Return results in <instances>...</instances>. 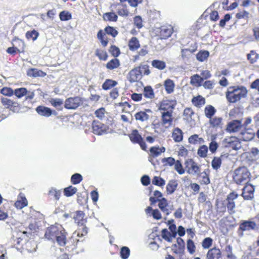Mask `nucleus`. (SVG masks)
Here are the masks:
<instances>
[{"mask_svg": "<svg viewBox=\"0 0 259 259\" xmlns=\"http://www.w3.org/2000/svg\"><path fill=\"white\" fill-rule=\"evenodd\" d=\"M248 91L242 85L229 87L225 92L226 98L230 104L239 102L241 99L247 97Z\"/></svg>", "mask_w": 259, "mask_h": 259, "instance_id": "nucleus-1", "label": "nucleus"}, {"mask_svg": "<svg viewBox=\"0 0 259 259\" xmlns=\"http://www.w3.org/2000/svg\"><path fill=\"white\" fill-rule=\"evenodd\" d=\"M67 232L61 226L52 225L48 228L45 236L49 240L56 239L60 246H65L66 243Z\"/></svg>", "mask_w": 259, "mask_h": 259, "instance_id": "nucleus-2", "label": "nucleus"}, {"mask_svg": "<svg viewBox=\"0 0 259 259\" xmlns=\"http://www.w3.org/2000/svg\"><path fill=\"white\" fill-rule=\"evenodd\" d=\"M251 175L248 168L244 166H239L236 168L233 173V181L237 185H241L248 182Z\"/></svg>", "mask_w": 259, "mask_h": 259, "instance_id": "nucleus-3", "label": "nucleus"}, {"mask_svg": "<svg viewBox=\"0 0 259 259\" xmlns=\"http://www.w3.org/2000/svg\"><path fill=\"white\" fill-rule=\"evenodd\" d=\"M238 194L235 192H230L227 196L226 199L221 204L222 206H218V208L222 212H225L226 208L230 214H233L235 212V200L238 197Z\"/></svg>", "mask_w": 259, "mask_h": 259, "instance_id": "nucleus-4", "label": "nucleus"}, {"mask_svg": "<svg viewBox=\"0 0 259 259\" xmlns=\"http://www.w3.org/2000/svg\"><path fill=\"white\" fill-rule=\"evenodd\" d=\"M92 130L93 134L101 136L109 133L110 128L101 121L94 119L92 123Z\"/></svg>", "mask_w": 259, "mask_h": 259, "instance_id": "nucleus-5", "label": "nucleus"}, {"mask_svg": "<svg viewBox=\"0 0 259 259\" xmlns=\"http://www.w3.org/2000/svg\"><path fill=\"white\" fill-rule=\"evenodd\" d=\"M83 103V99L79 97H69L65 100L64 107L67 109H76Z\"/></svg>", "mask_w": 259, "mask_h": 259, "instance_id": "nucleus-6", "label": "nucleus"}, {"mask_svg": "<svg viewBox=\"0 0 259 259\" xmlns=\"http://www.w3.org/2000/svg\"><path fill=\"white\" fill-rule=\"evenodd\" d=\"M128 137L133 143L138 144L142 150H146L147 145L146 143L137 130H133Z\"/></svg>", "mask_w": 259, "mask_h": 259, "instance_id": "nucleus-7", "label": "nucleus"}, {"mask_svg": "<svg viewBox=\"0 0 259 259\" xmlns=\"http://www.w3.org/2000/svg\"><path fill=\"white\" fill-rule=\"evenodd\" d=\"M185 169L189 174L199 175L200 172V166L192 158L187 159L185 163Z\"/></svg>", "mask_w": 259, "mask_h": 259, "instance_id": "nucleus-8", "label": "nucleus"}, {"mask_svg": "<svg viewBox=\"0 0 259 259\" xmlns=\"http://www.w3.org/2000/svg\"><path fill=\"white\" fill-rule=\"evenodd\" d=\"M175 101L170 100H163L159 102L158 110L160 113L164 112H174L176 106Z\"/></svg>", "mask_w": 259, "mask_h": 259, "instance_id": "nucleus-9", "label": "nucleus"}, {"mask_svg": "<svg viewBox=\"0 0 259 259\" xmlns=\"http://www.w3.org/2000/svg\"><path fill=\"white\" fill-rule=\"evenodd\" d=\"M245 186L242 189L241 196L244 200H251L253 198L254 187L251 184L247 182L245 183Z\"/></svg>", "mask_w": 259, "mask_h": 259, "instance_id": "nucleus-10", "label": "nucleus"}, {"mask_svg": "<svg viewBox=\"0 0 259 259\" xmlns=\"http://www.w3.org/2000/svg\"><path fill=\"white\" fill-rule=\"evenodd\" d=\"M224 146L234 150L238 149L241 147V143L238 139L235 137H231L225 139L223 141Z\"/></svg>", "mask_w": 259, "mask_h": 259, "instance_id": "nucleus-11", "label": "nucleus"}, {"mask_svg": "<svg viewBox=\"0 0 259 259\" xmlns=\"http://www.w3.org/2000/svg\"><path fill=\"white\" fill-rule=\"evenodd\" d=\"M1 102L3 106L13 112H18L20 108L19 103L10 99L2 98Z\"/></svg>", "mask_w": 259, "mask_h": 259, "instance_id": "nucleus-12", "label": "nucleus"}, {"mask_svg": "<svg viewBox=\"0 0 259 259\" xmlns=\"http://www.w3.org/2000/svg\"><path fill=\"white\" fill-rule=\"evenodd\" d=\"M185 249V243L184 240L178 237L177 239V244H174L171 246V250L176 254H183Z\"/></svg>", "mask_w": 259, "mask_h": 259, "instance_id": "nucleus-13", "label": "nucleus"}, {"mask_svg": "<svg viewBox=\"0 0 259 259\" xmlns=\"http://www.w3.org/2000/svg\"><path fill=\"white\" fill-rule=\"evenodd\" d=\"M35 110L38 114L46 117H50L52 114L56 115L57 114L55 110H53L50 108L42 105L37 106Z\"/></svg>", "mask_w": 259, "mask_h": 259, "instance_id": "nucleus-14", "label": "nucleus"}, {"mask_svg": "<svg viewBox=\"0 0 259 259\" xmlns=\"http://www.w3.org/2000/svg\"><path fill=\"white\" fill-rule=\"evenodd\" d=\"M61 196V191L55 188H51L47 194V200L49 201L57 202Z\"/></svg>", "mask_w": 259, "mask_h": 259, "instance_id": "nucleus-15", "label": "nucleus"}, {"mask_svg": "<svg viewBox=\"0 0 259 259\" xmlns=\"http://www.w3.org/2000/svg\"><path fill=\"white\" fill-rule=\"evenodd\" d=\"M173 112H164L161 113V121L163 125L170 126L174 121Z\"/></svg>", "mask_w": 259, "mask_h": 259, "instance_id": "nucleus-16", "label": "nucleus"}, {"mask_svg": "<svg viewBox=\"0 0 259 259\" xmlns=\"http://www.w3.org/2000/svg\"><path fill=\"white\" fill-rule=\"evenodd\" d=\"M242 127L241 121L240 120H233L229 122L226 126L227 132L232 133L239 131Z\"/></svg>", "mask_w": 259, "mask_h": 259, "instance_id": "nucleus-17", "label": "nucleus"}, {"mask_svg": "<svg viewBox=\"0 0 259 259\" xmlns=\"http://www.w3.org/2000/svg\"><path fill=\"white\" fill-rule=\"evenodd\" d=\"M73 219L77 226L85 225L87 222V219L85 218V213L81 210L76 211L74 212Z\"/></svg>", "mask_w": 259, "mask_h": 259, "instance_id": "nucleus-18", "label": "nucleus"}, {"mask_svg": "<svg viewBox=\"0 0 259 259\" xmlns=\"http://www.w3.org/2000/svg\"><path fill=\"white\" fill-rule=\"evenodd\" d=\"M221 257V249L215 246L209 249L206 255V259H220Z\"/></svg>", "mask_w": 259, "mask_h": 259, "instance_id": "nucleus-19", "label": "nucleus"}, {"mask_svg": "<svg viewBox=\"0 0 259 259\" xmlns=\"http://www.w3.org/2000/svg\"><path fill=\"white\" fill-rule=\"evenodd\" d=\"M173 33V28L170 26H162L160 28L159 36L160 39H165L169 37Z\"/></svg>", "mask_w": 259, "mask_h": 259, "instance_id": "nucleus-20", "label": "nucleus"}, {"mask_svg": "<svg viewBox=\"0 0 259 259\" xmlns=\"http://www.w3.org/2000/svg\"><path fill=\"white\" fill-rule=\"evenodd\" d=\"M210 127L215 128H222L223 126V118L219 116H213L209 119Z\"/></svg>", "mask_w": 259, "mask_h": 259, "instance_id": "nucleus-21", "label": "nucleus"}, {"mask_svg": "<svg viewBox=\"0 0 259 259\" xmlns=\"http://www.w3.org/2000/svg\"><path fill=\"white\" fill-rule=\"evenodd\" d=\"M256 226V223L253 221H244L240 223L239 230L241 231H249L254 230Z\"/></svg>", "mask_w": 259, "mask_h": 259, "instance_id": "nucleus-22", "label": "nucleus"}, {"mask_svg": "<svg viewBox=\"0 0 259 259\" xmlns=\"http://www.w3.org/2000/svg\"><path fill=\"white\" fill-rule=\"evenodd\" d=\"M27 75L31 77H45L47 73L37 68H31L27 70Z\"/></svg>", "mask_w": 259, "mask_h": 259, "instance_id": "nucleus-23", "label": "nucleus"}, {"mask_svg": "<svg viewBox=\"0 0 259 259\" xmlns=\"http://www.w3.org/2000/svg\"><path fill=\"white\" fill-rule=\"evenodd\" d=\"M149 151V158H155L164 153L165 151V148L164 147L153 146L150 148Z\"/></svg>", "mask_w": 259, "mask_h": 259, "instance_id": "nucleus-24", "label": "nucleus"}, {"mask_svg": "<svg viewBox=\"0 0 259 259\" xmlns=\"http://www.w3.org/2000/svg\"><path fill=\"white\" fill-rule=\"evenodd\" d=\"M228 156V154H221L219 157H214L211 161L212 168L216 170L219 169L221 166L223 159Z\"/></svg>", "mask_w": 259, "mask_h": 259, "instance_id": "nucleus-25", "label": "nucleus"}, {"mask_svg": "<svg viewBox=\"0 0 259 259\" xmlns=\"http://www.w3.org/2000/svg\"><path fill=\"white\" fill-rule=\"evenodd\" d=\"M194 115L195 112L191 107H186L183 111V119L189 123L192 122L193 120L192 117L194 116Z\"/></svg>", "mask_w": 259, "mask_h": 259, "instance_id": "nucleus-26", "label": "nucleus"}, {"mask_svg": "<svg viewBox=\"0 0 259 259\" xmlns=\"http://www.w3.org/2000/svg\"><path fill=\"white\" fill-rule=\"evenodd\" d=\"M147 112H151L150 109H145V111H140L135 114V117L136 120H139L143 122L147 120L149 118V115Z\"/></svg>", "mask_w": 259, "mask_h": 259, "instance_id": "nucleus-27", "label": "nucleus"}, {"mask_svg": "<svg viewBox=\"0 0 259 259\" xmlns=\"http://www.w3.org/2000/svg\"><path fill=\"white\" fill-rule=\"evenodd\" d=\"M106 34V32L102 29L99 30L97 33V38L103 47H107L109 42V38L107 37Z\"/></svg>", "mask_w": 259, "mask_h": 259, "instance_id": "nucleus-28", "label": "nucleus"}, {"mask_svg": "<svg viewBox=\"0 0 259 259\" xmlns=\"http://www.w3.org/2000/svg\"><path fill=\"white\" fill-rule=\"evenodd\" d=\"M191 102L192 104L197 108H201L206 103L205 99L201 95L194 97L192 99Z\"/></svg>", "mask_w": 259, "mask_h": 259, "instance_id": "nucleus-29", "label": "nucleus"}, {"mask_svg": "<svg viewBox=\"0 0 259 259\" xmlns=\"http://www.w3.org/2000/svg\"><path fill=\"white\" fill-rule=\"evenodd\" d=\"M130 80L131 82L137 81L140 79L141 76V72L140 71L139 68L138 67L132 69L129 73Z\"/></svg>", "mask_w": 259, "mask_h": 259, "instance_id": "nucleus-30", "label": "nucleus"}, {"mask_svg": "<svg viewBox=\"0 0 259 259\" xmlns=\"http://www.w3.org/2000/svg\"><path fill=\"white\" fill-rule=\"evenodd\" d=\"M172 138L175 142H180L183 139V133L179 127L174 129L172 133Z\"/></svg>", "mask_w": 259, "mask_h": 259, "instance_id": "nucleus-31", "label": "nucleus"}, {"mask_svg": "<svg viewBox=\"0 0 259 259\" xmlns=\"http://www.w3.org/2000/svg\"><path fill=\"white\" fill-rule=\"evenodd\" d=\"M114 6H115L116 7H118L117 13L119 16L126 17L128 15L129 12L125 5L121 3H117L114 5Z\"/></svg>", "mask_w": 259, "mask_h": 259, "instance_id": "nucleus-32", "label": "nucleus"}, {"mask_svg": "<svg viewBox=\"0 0 259 259\" xmlns=\"http://www.w3.org/2000/svg\"><path fill=\"white\" fill-rule=\"evenodd\" d=\"M128 46L131 51H135L140 47V44L137 37H132L128 41Z\"/></svg>", "mask_w": 259, "mask_h": 259, "instance_id": "nucleus-33", "label": "nucleus"}, {"mask_svg": "<svg viewBox=\"0 0 259 259\" xmlns=\"http://www.w3.org/2000/svg\"><path fill=\"white\" fill-rule=\"evenodd\" d=\"M178 184L177 181L176 180H171L169 181L166 185V192L168 194H172L176 190Z\"/></svg>", "mask_w": 259, "mask_h": 259, "instance_id": "nucleus-34", "label": "nucleus"}, {"mask_svg": "<svg viewBox=\"0 0 259 259\" xmlns=\"http://www.w3.org/2000/svg\"><path fill=\"white\" fill-rule=\"evenodd\" d=\"M50 103L52 106L56 108L58 110L63 109V101L60 98H52L50 100Z\"/></svg>", "mask_w": 259, "mask_h": 259, "instance_id": "nucleus-35", "label": "nucleus"}, {"mask_svg": "<svg viewBox=\"0 0 259 259\" xmlns=\"http://www.w3.org/2000/svg\"><path fill=\"white\" fill-rule=\"evenodd\" d=\"M164 86L166 92L167 94H171L174 91L175 84L172 80L167 79L164 81Z\"/></svg>", "mask_w": 259, "mask_h": 259, "instance_id": "nucleus-36", "label": "nucleus"}, {"mask_svg": "<svg viewBox=\"0 0 259 259\" xmlns=\"http://www.w3.org/2000/svg\"><path fill=\"white\" fill-rule=\"evenodd\" d=\"M217 110L215 108L211 105H208L206 106L204 108L205 115L208 119H210L214 116V115L215 114Z\"/></svg>", "mask_w": 259, "mask_h": 259, "instance_id": "nucleus-37", "label": "nucleus"}, {"mask_svg": "<svg viewBox=\"0 0 259 259\" xmlns=\"http://www.w3.org/2000/svg\"><path fill=\"white\" fill-rule=\"evenodd\" d=\"M28 205V201L25 196H20L15 203V206L17 209H22Z\"/></svg>", "mask_w": 259, "mask_h": 259, "instance_id": "nucleus-38", "label": "nucleus"}, {"mask_svg": "<svg viewBox=\"0 0 259 259\" xmlns=\"http://www.w3.org/2000/svg\"><path fill=\"white\" fill-rule=\"evenodd\" d=\"M159 202L158 206L161 210L165 213L166 215H168L169 213L168 209L167 208L168 206V202L167 200L165 198H162L161 199L158 200Z\"/></svg>", "mask_w": 259, "mask_h": 259, "instance_id": "nucleus-39", "label": "nucleus"}, {"mask_svg": "<svg viewBox=\"0 0 259 259\" xmlns=\"http://www.w3.org/2000/svg\"><path fill=\"white\" fill-rule=\"evenodd\" d=\"M209 56V52L206 50H201L196 54L197 60L199 62L206 61Z\"/></svg>", "mask_w": 259, "mask_h": 259, "instance_id": "nucleus-40", "label": "nucleus"}, {"mask_svg": "<svg viewBox=\"0 0 259 259\" xmlns=\"http://www.w3.org/2000/svg\"><path fill=\"white\" fill-rule=\"evenodd\" d=\"M190 83L196 87H200L203 81V78H202L198 74H194L191 77Z\"/></svg>", "mask_w": 259, "mask_h": 259, "instance_id": "nucleus-41", "label": "nucleus"}, {"mask_svg": "<svg viewBox=\"0 0 259 259\" xmlns=\"http://www.w3.org/2000/svg\"><path fill=\"white\" fill-rule=\"evenodd\" d=\"M197 45L196 43H195L194 46H193V48L192 49H182L181 50V57L183 59H186L188 58V52H190L193 54L197 50Z\"/></svg>", "mask_w": 259, "mask_h": 259, "instance_id": "nucleus-42", "label": "nucleus"}, {"mask_svg": "<svg viewBox=\"0 0 259 259\" xmlns=\"http://www.w3.org/2000/svg\"><path fill=\"white\" fill-rule=\"evenodd\" d=\"M103 18L106 21L116 22L118 19V16L114 12H107L103 14Z\"/></svg>", "mask_w": 259, "mask_h": 259, "instance_id": "nucleus-43", "label": "nucleus"}, {"mask_svg": "<svg viewBox=\"0 0 259 259\" xmlns=\"http://www.w3.org/2000/svg\"><path fill=\"white\" fill-rule=\"evenodd\" d=\"M120 65L119 60L117 58H114L106 64V67L108 69L113 70L118 68Z\"/></svg>", "mask_w": 259, "mask_h": 259, "instance_id": "nucleus-44", "label": "nucleus"}, {"mask_svg": "<svg viewBox=\"0 0 259 259\" xmlns=\"http://www.w3.org/2000/svg\"><path fill=\"white\" fill-rule=\"evenodd\" d=\"M151 65L153 67L158 70H162L166 68V63L164 61L160 60H153L151 62Z\"/></svg>", "mask_w": 259, "mask_h": 259, "instance_id": "nucleus-45", "label": "nucleus"}, {"mask_svg": "<svg viewBox=\"0 0 259 259\" xmlns=\"http://www.w3.org/2000/svg\"><path fill=\"white\" fill-rule=\"evenodd\" d=\"M259 58V55L254 50H251L247 55V59L250 64H254L256 62Z\"/></svg>", "mask_w": 259, "mask_h": 259, "instance_id": "nucleus-46", "label": "nucleus"}, {"mask_svg": "<svg viewBox=\"0 0 259 259\" xmlns=\"http://www.w3.org/2000/svg\"><path fill=\"white\" fill-rule=\"evenodd\" d=\"M117 84V81L112 79H107L103 83L102 87L104 90H108L116 85Z\"/></svg>", "mask_w": 259, "mask_h": 259, "instance_id": "nucleus-47", "label": "nucleus"}, {"mask_svg": "<svg viewBox=\"0 0 259 259\" xmlns=\"http://www.w3.org/2000/svg\"><path fill=\"white\" fill-rule=\"evenodd\" d=\"M95 55L98 57L100 60L102 61H106L108 57L106 51L101 49H97L96 50Z\"/></svg>", "mask_w": 259, "mask_h": 259, "instance_id": "nucleus-48", "label": "nucleus"}, {"mask_svg": "<svg viewBox=\"0 0 259 259\" xmlns=\"http://www.w3.org/2000/svg\"><path fill=\"white\" fill-rule=\"evenodd\" d=\"M189 143L193 144H201L204 142V140L202 138H199V136L197 134H194L191 136L188 139Z\"/></svg>", "mask_w": 259, "mask_h": 259, "instance_id": "nucleus-49", "label": "nucleus"}, {"mask_svg": "<svg viewBox=\"0 0 259 259\" xmlns=\"http://www.w3.org/2000/svg\"><path fill=\"white\" fill-rule=\"evenodd\" d=\"M143 95L146 98L152 99L154 98V93L151 86H147L144 88Z\"/></svg>", "mask_w": 259, "mask_h": 259, "instance_id": "nucleus-50", "label": "nucleus"}, {"mask_svg": "<svg viewBox=\"0 0 259 259\" xmlns=\"http://www.w3.org/2000/svg\"><path fill=\"white\" fill-rule=\"evenodd\" d=\"M78 229L75 232V233L77 234V236L82 237L87 235L88 233V228L85 225L78 226Z\"/></svg>", "mask_w": 259, "mask_h": 259, "instance_id": "nucleus-51", "label": "nucleus"}, {"mask_svg": "<svg viewBox=\"0 0 259 259\" xmlns=\"http://www.w3.org/2000/svg\"><path fill=\"white\" fill-rule=\"evenodd\" d=\"M77 190L76 188L70 186L64 189V194L66 197H70L75 194Z\"/></svg>", "mask_w": 259, "mask_h": 259, "instance_id": "nucleus-52", "label": "nucleus"}, {"mask_svg": "<svg viewBox=\"0 0 259 259\" xmlns=\"http://www.w3.org/2000/svg\"><path fill=\"white\" fill-rule=\"evenodd\" d=\"M27 90L25 88L16 89L14 91V94L18 98H21L27 94Z\"/></svg>", "mask_w": 259, "mask_h": 259, "instance_id": "nucleus-53", "label": "nucleus"}, {"mask_svg": "<svg viewBox=\"0 0 259 259\" xmlns=\"http://www.w3.org/2000/svg\"><path fill=\"white\" fill-rule=\"evenodd\" d=\"M104 31L107 34L110 35L113 37H115L118 33V31L114 27L110 26H106Z\"/></svg>", "mask_w": 259, "mask_h": 259, "instance_id": "nucleus-54", "label": "nucleus"}, {"mask_svg": "<svg viewBox=\"0 0 259 259\" xmlns=\"http://www.w3.org/2000/svg\"><path fill=\"white\" fill-rule=\"evenodd\" d=\"M12 42L16 43L15 45H16L15 47H18V48H19V49L21 50V53L24 51V48L25 45L24 42L22 40L19 39L17 37H15L12 39Z\"/></svg>", "mask_w": 259, "mask_h": 259, "instance_id": "nucleus-55", "label": "nucleus"}, {"mask_svg": "<svg viewBox=\"0 0 259 259\" xmlns=\"http://www.w3.org/2000/svg\"><path fill=\"white\" fill-rule=\"evenodd\" d=\"M176 160L172 157H165L162 159L161 162L165 166H172L175 164Z\"/></svg>", "mask_w": 259, "mask_h": 259, "instance_id": "nucleus-56", "label": "nucleus"}, {"mask_svg": "<svg viewBox=\"0 0 259 259\" xmlns=\"http://www.w3.org/2000/svg\"><path fill=\"white\" fill-rule=\"evenodd\" d=\"M175 169L180 175H183L185 173V169L183 168L181 161L179 160H176L174 165Z\"/></svg>", "mask_w": 259, "mask_h": 259, "instance_id": "nucleus-57", "label": "nucleus"}, {"mask_svg": "<svg viewBox=\"0 0 259 259\" xmlns=\"http://www.w3.org/2000/svg\"><path fill=\"white\" fill-rule=\"evenodd\" d=\"M153 195L154 197H150L149 198L151 205L155 204L157 201H158V200H159V198H161L162 195V193L158 190L155 191Z\"/></svg>", "mask_w": 259, "mask_h": 259, "instance_id": "nucleus-58", "label": "nucleus"}, {"mask_svg": "<svg viewBox=\"0 0 259 259\" xmlns=\"http://www.w3.org/2000/svg\"><path fill=\"white\" fill-rule=\"evenodd\" d=\"M59 18L61 21H68L72 18V15L69 12L63 11L60 13Z\"/></svg>", "mask_w": 259, "mask_h": 259, "instance_id": "nucleus-59", "label": "nucleus"}, {"mask_svg": "<svg viewBox=\"0 0 259 259\" xmlns=\"http://www.w3.org/2000/svg\"><path fill=\"white\" fill-rule=\"evenodd\" d=\"M152 184L154 185L162 187L165 185V181L160 177L155 176L152 179Z\"/></svg>", "mask_w": 259, "mask_h": 259, "instance_id": "nucleus-60", "label": "nucleus"}, {"mask_svg": "<svg viewBox=\"0 0 259 259\" xmlns=\"http://www.w3.org/2000/svg\"><path fill=\"white\" fill-rule=\"evenodd\" d=\"M187 248L188 252L191 254H193L195 252L196 246L192 239H188L187 240Z\"/></svg>", "mask_w": 259, "mask_h": 259, "instance_id": "nucleus-61", "label": "nucleus"}, {"mask_svg": "<svg viewBox=\"0 0 259 259\" xmlns=\"http://www.w3.org/2000/svg\"><path fill=\"white\" fill-rule=\"evenodd\" d=\"M208 148L206 145L201 146L197 151V154L201 157L205 158L207 156Z\"/></svg>", "mask_w": 259, "mask_h": 259, "instance_id": "nucleus-62", "label": "nucleus"}, {"mask_svg": "<svg viewBox=\"0 0 259 259\" xmlns=\"http://www.w3.org/2000/svg\"><path fill=\"white\" fill-rule=\"evenodd\" d=\"M38 35V32L35 30L28 31L26 33V37L28 39H32L33 40H35L37 39Z\"/></svg>", "mask_w": 259, "mask_h": 259, "instance_id": "nucleus-63", "label": "nucleus"}, {"mask_svg": "<svg viewBox=\"0 0 259 259\" xmlns=\"http://www.w3.org/2000/svg\"><path fill=\"white\" fill-rule=\"evenodd\" d=\"M225 251L228 259H236V256L233 253L232 248L230 245L226 246Z\"/></svg>", "mask_w": 259, "mask_h": 259, "instance_id": "nucleus-64", "label": "nucleus"}]
</instances>
